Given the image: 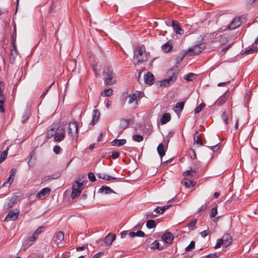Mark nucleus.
Masks as SVG:
<instances>
[{"mask_svg":"<svg viewBox=\"0 0 258 258\" xmlns=\"http://www.w3.org/2000/svg\"><path fill=\"white\" fill-rule=\"evenodd\" d=\"M194 142L195 144H197L198 146L203 145L201 136L200 135H198V132H197L194 135Z\"/></svg>","mask_w":258,"mask_h":258,"instance_id":"obj_30","label":"nucleus"},{"mask_svg":"<svg viewBox=\"0 0 258 258\" xmlns=\"http://www.w3.org/2000/svg\"><path fill=\"white\" fill-rule=\"evenodd\" d=\"M197 219H194L192 221H191L188 224V226L189 227H193L195 226L196 224L197 223Z\"/></svg>","mask_w":258,"mask_h":258,"instance_id":"obj_59","label":"nucleus"},{"mask_svg":"<svg viewBox=\"0 0 258 258\" xmlns=\"http://www.w3.org/2000/svg\"><path fill=\"white\" fill-rule=\"evenodd\" d=\"M5 100H0V112H4L5 109L3 107V105L4 103L5 102Z\"/></svg>","mask_w":258,"mask_h":258,"instance_id":"obj_58","label":"nucleus"},{"mask_svg":"<svg viewBox=\"0 0 258 258\" xmlns=\"http://www.w3.org/2000/svg\"><path fill=\"white\" fill-rule=\"evenodd\" d=\"M8 155V150L3 152L0 156V163H2L6 158Z\"/></svg>","mask_w":258,"mask_h":258,"instance_id":"obj_42","label":"nucleus"},{"mask_svg":"<svg viewBox=\"0 0 258 258\" xmlns=\"http://www.w3.org/2000/svg\"><path fill=\"white\" fill-rule=\"evenodd\" d=\"M65 137V130L63 127H58L55 132L54 140L57 142L62 141Z\"/></svg>","mask_w":258,"mask_h":258,"instance_id":"obj_7","label":"nucleus"},{"mask_svg":"<svg viewBox=\"0 0 258 258\" xmlns=\"http://www.w3.org/2000/svg\"><path fill=\"white\" fill-rule=\"evenodd\" d=\"M17 170L16 169L13 168L11 169L10 171V174L9 175V177H11L13 179L14 178V177L16 174Z\"/></svg>","mask_w":258,"mask_h":258,"instance_id":"obj_56","label":"nucleus"},{"mask_svg":"<svg viewBox=\"0 0 258 258\" xmlns=\"http://www.w3.org/2000/svg\"><path fill=\"white\" fill-rule=\"evenodd\" d=\"M19 214V212H14L10 211L6 216L5 218V220L7 221H14L17 219Z\"/></svg>","mask_w":258,"mask_h":258,"instance_id":"obj_13","label":"nucleus"},{"mask_svg":"<svg viewBox=\"0 0 258 258\" xmlns=\"http://www.w3.org/2000/svg\"><path fill=\"white\" fill-rule=\"evenodd\" d=\"M217 255L215 253H211L206 256V258H217Z\"/></svg>","mask_w":258,"mask_h":258,"instance_id":"obj_64","label":"nucleus"},{"mask_svg":"<svg viewBox=\"0 0 258 258\" xmlns=\"http://www.w3.org/2000/svg\"><path fill=\"white\" fill-rule=\"evenodd\" d=\"M195 74L193 73H189L186 75H185L184 79L188 81H192V78L194 76Z\"/></svg>","mask_w":258,"mask_h":258,"instance_id":"obj_49","label":"nucleus"},{"mask_svg":"<svg viewBox=\"0 0 258 258\" xmlns=\"http://www.w3.org/2000/svg\"><path fill=\"white\" fill-rule=\"evenodd\" d=\"M157 150L159 155H160L161 158L162 159V157L165 154V149L164 145L162 143L160 144L157 147Z\"/></svg>","mask_w":258,"mask_h":258,"instance_id":"obj_23","label":"nucleus"},{"mask_svg":"<svg viewBox=\"0 0 258 258\" xmlns=\"http://www.w3.org/2000/svg\"><path fill=\"white\" fill-rule=\"evenodd\" d=\"M19 200L20 198L18 196L16 195L13 196L11 198L7 199L4 205V207L6 209H10L15 205Z\"/></svg>","mask_w":258,"mask_h":258,"instance_id":"obj_8","label":"nucleus"},{"mask_svg":"<svg viewBox=\"0 0 258 258\" xmlns=\"http://www.w3.org/2000/svg\"><path fill=\"white\" fill-rule=\"evenodd\" d=\"M222 245H224V242H223L222 239H219L217 240V242L215 246V248H218L221 247Z\"/></svg>","mask_w":258,"mask_h":258,"instance_id":"obj_52","label":"nucleus"},{"mask_svg":"<svg viewBox=\"0 0 258 258\" xmlns=\"http://www.w3.org/2000/svg\"><path fill=\"white\" fill-rule=\"evenodd\" d=\"M60 151H61V148L59 146L56 145L54 147L53 151L56 154H59L60 152Z\"/></svg>","mask_w":258,"mask_h":258,"instance_id":"obj_55","label":"nucleus"},{"mask_svg":"<svg viewBox=\"0 0 258 258\" xmlns=\"http://www.w3.org/2000/svg\"><path fill=\"white\" fill-rule=\"evenodd\" d=\"M217 214V207H214L212 209L211 213H210V217L214 218L216 216Z\"/></svg>","mask_w":258,"mask_h":258,"instance_id":"obj_48","label":"nucleus"},{"mask_svg":"<svg viewBox=\"0 0 258 258\" xmlns=\"http://www.w3.org/2000/svg\"><path fill=\"white\" fill-rule=\"evenodd\" d=\"M171 119L170 114L168 113H164L161 118L160 121L162 124H165L170 121Z\"/></svg>","mask_w":258,"mask_h":258,"instance_id":"obj_28","label":"nucleus"},{"mask_svg":"<svg viewBox=\"0 0 258 258\" xmlns=\"http://www.w3.org/2000/svg\"><path fill=\"white\" fill-rule=\"evenodd\" d=\"M113 90L111 89L104 90L101 92V95L104 97L110 96L112 94Z\"/></svg>","mask_w":258,"mask_h":258,"instance_id":"obj_35","label":"nucleus"},{"mask_svg":"<svg viewBox=\"0 0 258 258\" xmlns=\"http://www.w3.org/2000/svg\"><path fill=\"white\" fill-rule=\"evenodd\" d=\"M119 155L120 154L118 152H113L111 156L113 159H116L119 156Z\"/></svg>","mask_w":258,"mask_h":258,"instance_id":"obj_62","label":"nucleus"},{"mask_svg":"<svg viewBox=\"0 0 258 258\" xmlns=\"http://www.w3.org/2000/svg\"><path fill=\"white\" fill-rule=\"evenodd\" d=\"M221 118L224 121L225 124H228V114L224 111L223 112L221 115Z\"/></svg>","mask_w":258,"mask_h":258,"instance_id":"obj_41","label":"nucleus"},{"mask_svg":"<svg viewBox=\"0 0 258 258\" xmlns=\"http://www.w3.org/2000/svg\"><path fill=\"white\" fill-rule=\"evenodd\" d=\"M141 92H137L136 93L130 94L128 95V103L129 104H132L134 102H136V104H138V102L140 100L141 98Z\"/></svg>","mask_w":258,"mask_h":258,"instance_id":"obj_9","label":"nucleus"},{"mask_svg":"<svg viewBox=\"0 0 258 258\" xmlns=\"http://www.w3.org/2000/svg\"><path fill=\"white\" fill-rule=\"evenodd\" d=\"M29 112L27 111H25L22 117V121L24 122L29 117Z\"/></svg>","mask_w":258,"mask_h":258,"instance_id":"obj_51","label":"nucleus"},{"mask_svg":"<svg viewBox=\"0 0 258 258\" xmlns=\"http://www.w3.org/2000/svg\"><path fill=\"white\" fill-rule=\"evenodd\" d=\"M145 82L149 85H152L154 83L155 80L154 75L150 72H148L144 76Z\"/></svg>","mask_w":258,"mask_h":258,"instance_id":"obj_15","label":"nucleus"},{"mask_svg":"<svg viewBox=\"0 0 258 258\" xmlns=\"http://www.w3.org/2000/svg\"><path fill=\"white\" fill-rule=\"evenodd\" d=\"M241 24V21L240 18H234L228 26V29L234 30L239 27Z\"/></svg>","mask_w":258,"mask_h":258,"instance_id":"obj_10","label":"nucleus"},{"mask_svg":"<svg viewBox=\"0 0 258 258\" xmlns=\"http://www.w3.org/2000/svg\"><path fill=\"white\" fill-rule=\"evenodd\" d=\"M205 48V44L204 43H201L200 44L196 45L193 47L188 48V50L185 52V53H189L190 55L198 54L204 50Z\"/></svg>","mask_w":258,"mask_h":258,"instance_id":"obj_4","label":"nucleus"},{"mask_svg":"<svg viewBox=\"0 0 258 258\" xmlns=\"http://www.w3.org/2000/svg\"><path fill=\"white\" fill-rule=\"evenodd\" d=\"M104 79L106 84L112 85L116 82L114 74L111 67H105L103 71Z\"/></svg>","mask_w":258,"mask_h":258,"instance_id":"obj_2","label":"nucleus"},{"mask_svg":"<svg viewBox=\"0 0 258 258\" xmlns=\"http://www.w3.org/2000/svg\"><path fill=\"white\" fill-rule=\"evenodd\" d=\"M174 238V236L173 234L169 232H166L162 236V239L166 243L170 244L171 243L173 239Z\"/></svg>","mask_w":258,"mask_h":258,"instance_id":"obj_14","label":"nucleus"},{"mask_svg":"<svg viewBox=\"0 0 258 258\" xmlns=\"http://www.w3.org/2000/svg\"><path fill=\"white\" fill-rule=\"evenodd\" d=\"M172 48V43L169 41L162 46V50L165 52H168Z\"/></svg>","mask_w":258,"mask_h":258,"instance_id":"obj_25","label":"nucleus"},{"mask_svg":"<svg viewBox=\"0 0 258 258\" xmlns=\"http://www.w3.org/2000/svg\"><path fill=\"white\" fill-rule=\"evenodd\" d=\"M258 48L257 47H252L249 49L246 50L244 53L245 54L252 53L256 52Z\"/></svg>","mask_w":258,"mask_h":258,"instance_id":"obj_47","label":"nucleus"},{"mask_svg":"<svg viewBox=\"0 0 258 258\" xmlns=\"http://www.w3.org/2000/svg\"><path fill=\"white\" fill-rule=\"evenodd\" d=\"M181 183H182L186 188H187L190 186H194L195 185L196 182L193 180H190L187 178H184L181 181Z\"/></svg>","mask_w":258,"mask_h":258,"instance_id":"obj_21","label":"nucleus"},{"mask_svg":"<svg viewBox=\"0 0 258 258\" xmlns=\"http://www.w3.org/2000/svg\"><path fill=\"white\" fill-rule=\"evenodd\" d=\"M126 141L125 139H115L112 142V146H116L117 147L121 146L126 143Z\"/></svg>","mask_w":258,"mask_h":258,"instance_id":"obj_24","label":"nucleus"},{"mask_svg":"<svg viewBox=\"0 0 258 258\" xmlns=\"http://www.w3.org/2000/svg\"><path fill=\"white\" fill-rule=\"evenodd\" d=\"M43 227H39L36 230V231L34 233H33L32 234L35 236L36 237H37L39 234H40L43 231Z\"/></svg>","mask_w":258,"mask_h":258,"instance_id":"obj_45","label":"nucleus"},{"mask_svg":"<svg viewBox=\"0 0 258 258\" xmlns=\"http://www.w3.org/2000/svg\"><path fill=\"white\" fill-rule=\"evenodd\" d=\"M98 176L99 178L106 180L107 181L111 180H114L116 179V177L111 176L108 175H106L105 173H100L98 174Z\"/></svg>","mask_w":258,"mask_h":258,"instance_id":"obj_27","label":"nucleus"},{"mask_svg":"<svg viewBox=\"0 0 258 258\" xmlns=\"http://www.w3.org/2000/svg\"><path fill=\"white\" fill-rule=\"evenodd\" d=\"M99 192L104 194H110L115 192L109 186H102L99 189Z\"/></svg>","mask_w":258,"mask_h":258,"instance_id":"obj_22","label":"nucleus"},{"mask_svg":"<svg viewBox=\"0 0 258 258\" xmlns=\"http://www.w3.org/2000/svg\"><path fill=\"white\" fill-rule=\"evenodd\" d=\"M146 226L148 228L151 229L154 228L156 226V224L153 220H149L147 222Z\"/></svg>","mask_w":258,"mask_h":258,"instance_id":"obj_37","label":"nucleus"},{"mask_svg":"<svg viewBox=\"0 0 258 258\" xmlns=\"http://www.w3.org/2000/svg\"><path fill=\"white\" fill-rule=\"evenodd\" d=\"M55 131L54 130V128H51L50 131H48L47 133V138H50L53 136L54 137V134Z\"/></svg>","mask_w":258,"mask_h":258,"instance_id":"obj_53","label":"nucleus"},{"mask_svg":"<svg viewBox=\"0 0 258 258\" xmlns=\"http://www.w3.org/2000/svg\"><path fill=\"white\" fill-rule=\"evenodd\" d=\"M184 104V103L183 102H180L177 103L175 107L177 111H181L183 108Z\"/></svg>","mask_w":258,"mask_h":258,"instance_id":"obj_40","label":"nucleus"},{"mask_svg":"<svg viewBox=\"0 0 258 258\" xmlns=\"http://www.w3.org/2000/svg\"><path fill=\"white\" fill-rule=\"evenodd\" d=\"M221 239L224 242V245L226 247L229 245L232 240V237L228 234H224Z\"/></svg>","mask_w":258,"mask_h":258,"instance_id":"obj_18","label":"nucleus"},{"mask_svg":"<svg viewBox=\"0 0 258 258\" xmlns=\"http://www.w3.org/2000/svg\"><path fill=\"white\" fill-rule=\"evenodd\" d=\"M37 238V237H36L33 234L30 235L26 241V244L27 245V246H30L32 245L33 244V243L36 241Z\"/></svg>","mask_w":258,"mask_h":258,"instance_id":"obj_26","label":"nucleus"},{"mask_svg":"<svg viewBox=\"0 0 258 258\" xmlns=\"http://www.w3.org/2000/svg\"><path fill=\"white\" fill-rule=\"evenodd\" d=\"M115 235L109 233L104 239L103 241L106 245H110L115 239Z\"/></svg>","mask_w":258,"mask_h":258,"instance_id":"obj_16","label":"nucleus"},{"mask_svg":"<svg viewBox=\"0 0 258 258\" xmlns=\"http://www.w3.org/2000/svg\"><path fill=\"white\" fill-rule=\"evenodd\" d=\"M209 234V230L208 229L207 230H204L200 233V234L202 237H206Z\"/></svg>","mask_w":258,"mask_h":258,"instance_id":"obj_57","label":"nucleus"},{"mask_svg":"<svg viewBox=\"0 0 258 258\" xmlns=\"http://www.w3.org/2000/svg\"><path fill=\"white\" fill-rule=\"evenodd\" d=\"M4 83L3 82H0V100H5V97L3 93V90L5 88Z\"/></svg>","mask_w":258,"mask_h":258,"instance_id":"obj_34","label":"nucleus"},{"mask_svg":"<svg viewBox=\"0 0 258 258\" xmlns=\"http://www.w3.org/2000/svg\"><path fill=\"white\" fill-rule=\"evenodd\" d=\"M195 243L194 241H191L190 244L186 247L185 250L186 251H190L195 248Z\"/></svg>","mask_w":258,"mask_h":258,"instance_id":"obj_44","label":"nucleus"},{"mask_svg":"<svg viewBox=\"0 0 258 258\" xmlns=\"http://www.w3.org/2000/svg\"><path fill=\"white\" fill-rule=\"evenodd\" d=\"M205 104L204 103L200 104L199 106L195 108V112L197 113H199L203 109V108L205 107Z\"/></svg>","mask_w":258,"mask_h":258,"instance_id":"obj_46","label":"nucleus"},{"mask_svg":"<svg viewBox=\"0 0 258 258\" xmlns=\"http://www.w3.org/2000/svg\"><path fill=\"white\" fill-rule=\"evenodd\" d=\"M134 141L137 142H141L143 140V137L140 135H135L133 136Z\"/></svg>","mask_w":258,"mask_h":258,"instance_id":"obj_38","label":"nucleus"},{"mask_svg":"<svg viewBox=\"0 0 258 258\" xmlns=\"http://www.w3.org/2000/svg\"><path fill=\"white\" fill-rule=\"evenodd\" d=\"M151 248H157L158 249H161L162 247H160L159 246V242L157 240L154 241L152 244H151Z\"/></svg>","mask_w":258,"mask_h":258,"instance_id":"obj_43","label":"nucleus"},{"mask_svg":"<svg viewBox=\"0 0 258 258\" xmlns=\"http://www.w3.org/2000/svg\"><path fill=\"white\" fill-rule=\"evenodd\" d=\"M227 100V97L226 95H223L219 98L217 101L218 105L220 106L225 103Z\"/></svg>","mask_w":258,"mask_h":258,"instance_id":"obj_32","label":"nucleus"},{"mask_svg":"<svg viewBox=\"0 0 258 258\" xmlns=\"http://www.w3.org/2000/svg\"><path fill=\"white\" fill-rule=\"evenodd\" d=\"M170 207L169 205H166L163 207H158L155 209L154 211L156 213H163L166 209Z\"/></svg>","mask_w":258,"mask_h":258,"instance_id":"obj_31","label":"nucleus"},{"mask_svg":"<svg viewBox=\"0 0 258 258\" xmlns=\"http://www.w3.org/2000/svg\"><path fill=\"white\" fill-rule=\"evenodd\" d=\"M83 184L79 181H75L72 186V192L71 194V198L73 199H75L80 195V194L83 189Z\"/></svg>","mask_w":258,"mask_h":258,"instance_id":"obj_3","label":"nucleus"},{"mask_svg":"<svg viewBox=\"0 0 258 258\" xmlns=\"http://www.w3.org/2000/svg\"><path fill=\"white\" fill-rule=\"evenodd\" d=\"M230 82L229 81H227V82H221V83H219L218 84V86L219 87H221V86H224L227 84H230Z\"/></svg>","mask_w":258,"mask_h":258,"instance_id":"obj_63","label":"nucleus"},{"mask_svg":"<svg viewBox=\"0 0 258 258\" xmlns=\"http://www.w3.org/2000/svg\"><path fill=\"white\" fill-rule=\"evenodd\" d=\"M128 235L131 237H144L145 233L142 231L139 230L137 232H130L128 233Z\"/></svg>","mask_w":258,"mask_h":258,"instance_id":"obj_29","label":"nucleus"},{"mask_svg":"<svg viewBox=\"0 0 258 258\" xmlns=\"http://www.w3.org/2000/svg\"><path fill=\"white\" fill-rule=\"evenodd\" d=\"M64 239V234L61 231L58 232L55 238L54 241L56 243V244L58 247H61L63 245V243L62 241Z\"/></svg>","mask_w":258,"mask_h":258,"instance_id":"obj_11","label":"nucleus"},{"mask_svg":"<svg viewBox=\"0 0 258 258\" xmlns=\"http://www.w3.org/2000/svg\"><path fill=\"white\" fill-rule=\"evenodd\" d=\"M15 31H16L15 30ZM14 37L16 38V32H15V33L14 32L13 34L12 38L13 39V49H12L11 50V53H10V60H11V61H12L13 62H14L15 61L16 57L17 56V51L16 49V46L14 44Z\"/></svg>","mask_w":258,"mask_h":258,"instance_id":"obj_12","label":"nucleus"},{"mask_svg":"<svg viewBox=\"0 0 258 258\" xmlns=\"http://www.w3.org/2000/svg\"><path fill=\"white\" fill-rule=\"evenodd\" d=\"M89 179L92 181L94 182L96 180V177L94 174L92 172H90L88 175Z\"/></svg>","mask_w":258,"mask_h":258,"instance_id":"obj_50","label":"nucleus"},{"mask_svg":"<svg viewBox=\"0 0 258 258\" xmlns=\"http://www.w3.org/2000/svg\"><path fill=\"white\" fill-rule=\"evenodd\" d=\"M14 179L11 177H9L7 181L3 184V186H7V184H9L10 185L13 181Z\"/></svg>","mask_w":258,"mask_h":258,"instance_id":"obj_54","label":"nucleus"},{"mask_svg":"<svg viewBox=\"0 0 258 258\" xmlns=\"http://www.w3.org/2000/svg\"><path fill=\"white\" fill-rule=\"evenodd\" d=\"M93 119L91 122V125H94L98 120L100 117V112L97 109H94L92 114Z\"/></svg>","mask_w":258,"mask_h":258,"instance_id":"obj_19","label":"nucleus"},{"mask_svg":"<svg viewBox=\"0 0 258 258\" xmlns=\"http://www.w3.org/2000/svg\"><path fill=\"white\" fill-rule=\"evenodd\" d=\"M105 135L104 132H101L97 137V141L99 142L101 140L102 138Z\"/></svg>","mask_w":258,"mask_h":258,"instance_id":"obj_60","label":"nucleus"},{"mask_svg":"<svg viewBox=\"0 0 258 258\" xmlns=\"http://www.w3.org/2000/svg\"><path fill=\"white\" fill-rule=\"evenodd\" d=\"M50 191V188L48 187L43 188L37 194L36 197L38 198H41L46 195L49 194Z\"/></svg>","mask_w":258,"mask_h":258,"instance_id":"obj_20","label":"nucleus"},{"mask_svg":"<svg viewBox=\"0 0 258 258\" xmlns=\"http://www.w3.org/2000/svg\"><path fill=\"white\" fill-rule=\"evenodd\" d=\"M169 75H171L168 78L164 79L160 81V85L163 87H166L170 84H173L176 80L177 74L172 73V70L168 72Z\"/></svg>","mask_w":258,"mask_h":258,"instance_id":"obj_5","label":"nucleus"},{"mask_svg":"<svg viewBox=\"0 0 258 258\" xmlns=\"http://www.w3.org/2000/svg\"><path fill=\"white\" fill-rule=\"evenodd\" d=\"M218 144H217L215 145H213V146H211V149L213 151H216L218 150L219 149V147H218Z\"/></svg>","mask_w":258,"mask_h":258,"instance_id":"obj_61","label":"nucleus"},{"mask_svg":"<svg viewBox=\"0 0 258 258\" xmlns=\"http://www.w3.org/2000/svg\"><path fill=\"white\" fill-rule=\"evenodd\" d=\"M172 26L173 27L174 32L180 35L183 34L184 33V30L179 26L178 24L176 23L175 21H172Z\"/></svg>","mask_w":258,"mask_h":258,"instance_id":"obj_17","label":"nucleus"},{"mask_svg":"<svg viewBox=\"0 0 258 258\" xmlns=\"http://www.w3.org/2000/svg\"><path fill=\"white\" fill-rule=\"evenodd\" d=\"M135 64H139L146 61L147 53L144 46H137L134 52L133 57Z\"/></svg>","mask_w":258,"mask_h":258,"instance_id":"obj_1","label":"nucleus"},{"mask_svg":"<svg viewBox=\"0 0 258 258\" xmlns=\"http://www.w3.org/2000/svg\"><path fill=\"white\" fill-rule=\"evenodd\" d=\"M68 132L72 139H74L78 134V125L76 122H70L68 126Z\"/></svg>","mask_w":258,"mask_h":258,"instance_id":"obj_6","label":"nucleus"},{"mask_svg":"<svg viewBox=\"0 0 258 258\" xmlns=\"http://www.w3.org/2000/svg\"><path fill=\"white\" fill-rule=\"evenodd\" d=\"M93 70L96 76H99V72L100 71V66L97 63L93 65Z\"/></svg>","mask_w":258,"mask_h":258,"instance_id":"obj_36","label":"nucleus"},{"mask_svg":"<svg viewBox=\"0 0 258 258\" xmlns=\"http://www.w3.org/2000/svg\"><path fill=\"white\" fill-rule=\"evenodd\" d=\"M129 125V120L125 119H121L120 121V127L122 129H125Z\"/></svg>","mask_w":258,"mask_h":258,"instance_id":"obj_33","label":"nucleus"},{"mask_svg":"<svg viewBox=\"0 0 258 258\" xmlns=\"http://www.w3.org/2000/svg\"><path fill=\"white\" fill-rule=\"evenodd\" d=\"M197 171L196 170H189L185 171L183 173V175L184 176H193V174L196 173Z\"/></svg>","mask_w":258,"mask_h":258,"instance_id":"obj_39","label":"nucleus"}]
</instances>
